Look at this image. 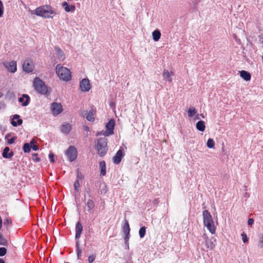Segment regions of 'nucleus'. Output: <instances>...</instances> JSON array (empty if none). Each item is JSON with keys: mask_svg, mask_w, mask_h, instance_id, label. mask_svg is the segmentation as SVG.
Segmentation results:
<instances>
[{"mask_svg": "<svg viewBox=\"0 0 263 263\" xmlns=\"http://www.w3.org/2000/svg\"><path fill=\"white\" fill-rule=\"evenodd\" d=\"M32 14H35L45 18H52L56 12L52 7L49 5H44L37 7L35 10H31Z\"/></svg>", "mask_w": 263, "mask_h": 263, "instance_id": "1", "label": "nucleus"}, {"mask_svg": "<svg viewBox=\"0 0 263 263\" xmlns=\"http://www.w3.org/2000/svg\"><path fill=\"white\" fill-rule=\"evenodd\" d=\"M33 86L36 92L43 95L49 96L51 89L48 87L41 79L35 77L33 81Z\"/></svg>", "mask_w": 263, "mask_h": 263, "instance_id": "2", "label": "nucleus"}, {"mask_svg": "<svg viewBox=\"0 0 263 263\" xmlns=\"http://www.w3.org/2000/svg\"><path fill=\"white\" fill-rule=\"evenodd\" d=\"M203 224L206 227L208 230L212 234L215 233V228L214 226V221L212 216L207 210H204L202 213Z\"/></svg>", "mask_w": 263, "mask_h": 263, "instance_id": "3", "label": "nucleus"}, {"mask_svg": "<svg viewBox=\"0 0 263 263\" xmlns=\"http://www.w3.org/2000/svg\"><path fill=\"white\" fill-rule=\"evenodd\" d=\"M97 148L100 157H103L108 151L107 139L106 138H100L98 139Z\"/></svg>", "mask_w": 263, "mask_h": 263, "instance_id": "4", "label": "nucleus"}, {"mask_svg": "<svg viewBox=\"0 0 263 263\" xmlns=\"http://www.w3.org/2000/svg\"><path fill=\"white\" fill-rule=\"evenodd\" d=\"M56 72L59 78L65 81H69L71 78L70 70L66 68L58 65L56 67Z\"/></svg>", "mask_w": 263, "mask_h": 263, "instance_id": "5", "label": "nucleus"}, {"mask_svg": "<svg viewBox=\"0 0 263 263\" xmlns=\"http://www.w3.org/2000/svg\"><path fill=\"white\" fill-rule=\"evenodd\" d=\"M115 121L113 119H111L106 124V130H102L98 132L96 134L97 136L103 135L106 137L109 136L114 134V129L115 127Z\"/></svg>", "mask_w": 263, "mask_h": 263, "instance_id": "6", "label": "nucleus"}, {"mask_svg": "<svg viewBox=\"0 0 263 263\" xmlns=\"http://www.w3.org/2000/svg\"><path fill=\"white\" fill-rule=\"evenodd\" d=\"M65 154L70 161H74L77 157V150L73 146H70L65 152Z\"/></svg>", "mask_w": 263, "mask_h": 263, "instance_id": "7", "label": "nucleus"}, {"mask_svg": "<svg viewBox=\"0 0 263 263\" xmlns=\"http://www.w3.org/2000/svg\"><path fill=\"white\" fill-rule=\"evenodd\" d=\"M3 64L10 72L14 73L17 70L16 62L14 61L4 62Z\"/></svg>", "mask_w": 263, "mask_h": 263, "instance_id": "8", "label": "nucleus"}, {"mask_svg": "<svg viewBox=\"0 0 263 263\" xmlns=\"http://www.w3.org/2000/svg\"><path fill=\"white\" fill-rule=\"evenodd\" d=\"M80 88L83 91H88L91 88L89 80L88 79H83L80 82Z\"/></svg>", "mask_w": 263, "mask_h": 263, "instance_id": "9", "label": "nucleus"}, {"mask_svg": "<svg viewBox=\"0 0 263 263\" xmlns=\"http://www.w3.org/2000/svg\"><path fill=\"white\" fill-rule=\"evenodd\" d=\"M123 232L125 235L124 240L125 241V243L127 244V241H128L130 237V228L127 220L125 221L124 225L123 227Z\"/></svg>", "mask_w": 263, "mask_h": 263, "instance_id": "10", "label": "nucleus"}, {"mask_svg": "<svg viewBox=\"0 0 263 263\" xmlns=\"http://www.w3.org/2000/svg\"><path fill=\"white\" fill-rule=\"evenodd\" d=\"M63 110L62 106L60 103H53L51 105V111L53 115H58Z\"/></svg>", "mask_w": 263, "mask_h": 263, "instance_id": "11", "label": "nucleus"}, {"mask_svg": "<svg viewBox=\"0 0 263 263\" xmlns=\"http://www.w3.org/2000/svg\"><path fill=\"white\" fill-rule=\"evenodd\" d=\"M23 69L27 72L32 71L33 70V65L32 61L29 59L25 60L23 65Z\"/></svg>", "mask_w": 263, "mask_h": 263, "instance_id": "12", "label": "nucleus"}, {"mask_svg": "<svg viewBox=\"0 0 263 263\" xmlns=\"http://www.w3.org/2000/svg\"><path fill=\"white\" fill-rule=\"evenodd\" d=\"M216 241V239L213 237L209 238L205 241V245L207 248L212 250L215 247Z\"/></svg>", "mask_w": 263, "mask_h": 263, "instance_id": "13", "label": "nucleus"}, {"mask_svg": "<svg viewBox=\"0 0 263 263\" xmlns=\"http://www.w3.org/2000/svg\"><path fill=\"white\" fill-rule=\"evenodd\" d=\"M123 157V154L122 151L121 149H119L118 151L115 156L112 158L114 163L116 164H119L121 162Z\"/></svg>", "mask_w": 263, "mask_h": 263, "instance_id": "14", "label": "nucleus"}, {"mask_svg": "<svg viewBox=\"0 0 263 263\" xmlns=\"http://www.w3.org/2000/svg\"><path fill=\"white\" fill-rule=\"evenodd\" d=\"M18 102L22 103V106H27L30 102V97L28 95L24 94L18 99Z\"/></svg>", "mask_w": 263, "mask_h": 263, "instance_id": "15", "label": "nucleus"}, {"mask_svg": "<svg viewBox=\"0 0 263 263\" xmlns=\"http://www.w3.org/2000/svg\"><path fill=\"white\" fill-rule=\"evenodd\" d=\"M173 76V73L172 72H169L168 70H164L162 73L163 80L169 83L172 82Z\"/></svg>", "mask_w": 263, "mask_h": 263, "instance_id": "16", "label": "nucleus"}, {"mask_svg": "<svg viewBox=\"0 0 263 263\" xmlns=\"http://www.w3.org/2000/svg\"><path fill=\"white\" fill-rule=\"evenodd\" d=\"M83 226L80 222H78L76 226V239H79L81 237L82 232L83 231Z\"/></svg>", "mask_w": 263, "mask_h": 263, "instance_id": "17", "label": "nucleus"}, {"mask_svg": "<svg viewBox=\"0 0 263 263\" xmlns=\"http://www.w3.org/2000/svg\"><path fill=\"white\" fill-rule=\"evenodd\" d=\"M55 51L56 58H58L60 61H63L65 57L63 51L58 47H55Z\"/></svg>", "mask_w": 263, "mask_h": 263, "instance_id": "18", "label": "nucleus"}, {"mask_svg": "<svg viewBox=\"0 0 263 263\" xmlns=\"http://www.w3.org/2000/svg\"><path fill=\"white\" fill-rule=\"evenodd\" d=\"M23 123V120L20 119L18 115H14L13 117V120L11 123L13 126H17V125H21Z\"/></svg>", "mask_w": 263, "mask_h": 263, "instance_id": "19", "label": "nucleus"}, {"mask_svg": "<svg viewBox=\"0 0 263 263\" xmlns=\"http://www.w3.org/2000/svg\"><path fill=\"white\" fill-rule=\"evenodd\" d=\"M9 151L10 148L9 147L7 146L5 147L2 154V156L4 158L9 159L13 156V152H11L9 153Z\"/></svg>", "mask_w": 263, "mask_h": 263, "instance_id": "20", "label": "nucleus"}, {"mask_svg": "<svg viewBox=\"0 0 263 263\" xmlns=\"http://www.w3.org/2000/svg\"><path fill=\"white\" fill-rule=\"evenodd\" d=\"M82 115L86 117L87 120L89 121H94L93 114L91 111H88L87 110H85L82 112Z\"/></svg>", "mask_w": 263, "mask_h": 263, "instance_id": "21", "label": "nucleus"}, {"mask_svg": "<svg viewBox=\"0 0 263 263\" xmlns=\"http://www.w3.org/2000/svg\"><path fill=\"white\" fill-rule=\"evenodd\" d=\"M71 126L69 123H66L63 124L61 128V131L64 134H67L71 130Z\"/></svg>", "mask_w": 263, "mask_h": 263, "instance_id": "22", "label": "nucleus"}, {"mask_svg": "<svg viewBox=\"0 0 263 263\" xmlns=\"http://www.w3.org/2000/svg\"><path fill=\"white\" fill-rule=\"evenodd\" d=\"M62 6L64 7V9L66 12H73L75 10V6L74 5H68L66 2L62 3Z\"/></svg>", "mask_w": 263, "mask_h": 263, "instance_id": "23", "label": "nucleus"}, {"mask_svg": "<svg viewBox=\"0 0 263 263\" xmlns=\"http://www.w3.org/2000/svg\"><path fill=\"white\" fill-rule=\"evenodd\" d=\"M240 77L245 81H248L251 79V74L249 72L245 70L239 71Z\"/></svg>", "mask_w": 263, "mask_h": 263, "instance_id": "24", "label": "nucleus"}, {"mask_svg": "<svg viewBox=\"0 0 263 263\" xmlns=\"http://www.w3.org/2000/svg\"><path fill=\"white\" fill-rule=\"evenodd\" d=\"M87 211L90 213L95 207V202L92 199H89L86 202Z\"/></svg>", "mask_w": 263, "mask_h": 263, "instance_id": "25", "label": "nucleus"}, {"mask_svg": "<svg viewBox=\"0 0 263 263\" xmlns=\"http://www.w3.org/2000/svg\"><path fill=\"white\" fill-rule=\"evenodd\" d=\"M196 127L197 130L200 132H203L205 130V126L203 121H199L196 124Z\"/></svg>", "mask_w": 263, "mask_h": 263, "instance_id": "26", "label": "nucleus"}, {"mask_svg": "<svg viewBox=\"0 0 263 263\" xmlns=\"http://www.w3.org/2000/svg\"><path fill=\"white\" fill-rule=\"evenodd\" d=\"M152 36L153 39L154 40V41H158L160 39L161 36V33L160 31L158 30H156L154 31L152 33Z\"/></svg>", "mask_w": 263, "mask_h": 263, "instance_id": "27", "label": "nucleus"}, {"mask_svg": "<svg viewBox=\"0 0 263 263\" xmlns=\"http://www.w3.org/2000/svg\"><path fill=\"white\" fill-rule=\"evenodd\" d=\"M99 165L101 168V175L102 176H105L106 174V164L105 161H101Z\"/></svg>", "mask_w": 263, "mask_h": 263, "instance_id": "28", "label": "nucleus"}, {"mask_svg": "<svg viewBox=\"0 0 263 263\" xmlns=\"http://www.w3.org/2000/svg\"><path fill=\"white\" fill-rule=\"evenodd\" d=\"M187 113L188 116L191 118L196 115L197 110L194 107H190L187 111Z\"/></svg>", "mask_w": 263, "mask_h": 263, "instance_id": "29", "label": "nucleus"}, {"mask_svg": "<svg viewBox=\"0 0 263 263\" xmlns=\"http://www.w3.org/2000/svg\"><path fill=\"white\" fill-rule=\"evenodd\" d=\"M206 145H207L208 147H209V148H214V147L215 146V142H214V140L211 138H209L208 140V141L206 143Z\"/></svg>", "mask_w": 263, "mask_h": 263, "instance_id": "30", "label": "nucleus"}, {"mask_svg": "<svg viewBox=\"0 0 263 263\" xmlns=\"http://www.w3.org/2000/svg\"><path fill=\"white\" fill-rule=\"evenodd\" d=\"M145 232H146V228L145 227H142L140 228L139 231L140 237L141 238H143L145 235Z\"/></svg>", "mask_w": 263, "mask_h": 263, "instance_id": "31", "label": "nucleus"}, {"mask_svg": "<svg viewBox=\"0 0 263 263\" xmlns=\"http://www.w3.org/2000/svg\"><path fill=\"white\" fill-rule=\"evenodd\" d=\"M23 148L24 153H29L31 150L30 145L28 143H26L24 144Z\"/></svg>", "mask_w": 263, "mask_h": 263, "instance_id": "32", "label": "nucleus"}, {"mask_svg": "<svg viewBox=\"0 0 263 263\" xmlns=\"http://www.w3.org/2000/svg\"><path fill=\"white\" fill-rule=\"evenodd\" d=\"M259 241L258 243V247L259 248H263V235L259 234L258 236Z\"/></svg>", "mask_w": 263, "mask_h": 263, "instance_id": "33", "label": "nucleus"}, {"mask_svg": "<svg viewBox=\"0 0 263 263\" xmlns=\"http://www.w3.org/2000/svg\"><path fill=\"white\" fill-rule=\"evenodd\" d=\"M8 244L7 240L1 234H0V245L7 246Z\"/></svg>", "mask_w": 263, "mask_h": 263, "instance_id": "34", "label": "nucleus"}, {"mask_svg": "<svg viewBox=\"0 0 263 263\" xmlns=\"http://www.w3.org/2000/svg\"><path fill=\"white\" fill-rule=\"evenodd\" d=\"M34 140H32L30 142V145H31L32 149L33 151H36L39 149V148H38V146L36 145H34Z\"/></svg>", "mask_w": 263, "mask_h": 263, "instance_id": "35", "label": "nucleus"}, {"mask_svg": "<svg viewBox=\"0 0 263 263\" xmlns=\"http://www.w3.org/2000/svg\"><path fill=\"white\" fill-rule=\"evenodd\" d=\"M7 253V249L4 247L0 248V256H4Z\"/></svg>", "mask_w": 263, "mask_h": 263, "instance_id": "36", "label": "nucleus"}, {"mask_svg": "<svg viewBox=\"0 0 263 263\" xmlns=\"http://www.w3.org/2000/svg\"><path fill=\"white\" fill-rule=\"evenodd\" d=\"M242 240L244 243L247 242L248 241L247 235L246 233H242L241 234Z\"/></svg>", "mask_w": 263, "mask_h": 263, "instance_id": "37", "label": "nucleus"}, {"mask_svg": "<svg viewBox=\"0 0 263 263\" xmlns=\"http://www.w3.org/2000/svg\"><path fill=\"white\" fill-rule=\"evenodd\" d=\"M4 13V6L2 2L0 0V17H2Z\"/></svg>", "mask_w": 263, "mask_h": 263, "instance_id": "38", "label": "nucleus"}, {"mask_svg": "<svg viewBox=\"0 0 263 263\" xmlns=\"http://www.w3.org/2000/svg\"><path fill=\"white\" fill-rule=\"evenodd\" d=\"M32 159L35 162H39L40 161V159L37 157V154L36 153L32 155Z\"/></svg>", "mask_w": 263, "mask_h": 263, "instance_id": "39", "label": "nucleus"}, {"mask_svg": "<svg viewBox=\"0 0 263 263\" xmlns=\"http://www.w3.org/2000/svg\"><path fill=\"white\" fill-rule=\"evenodd\" d=\"M80 186V183L78 180H77L74 183V187L75 191L78 192V188Z\"/></svg>", "mask_w": 263, "mask_h": 263, "instance_id": "40", "label": "nucleus"}, {"mask_svg": "<svg viewBox=\"0 0 263 263\" xmlns=\"http://www.w3.org/2000/svg\"><path fill=\"white\" fill-rule=\"evenodd\" d=\"M95 257H96V256L95 255H90L88 257V262L92 263V262H93V261L95 260Z\"/></svg>", "mask_w": 263, "mask_h": 263, "instance_id": "41", "label": "nucleus"}, {"mask_svg": "<svg viewBox=\"0 0 263 263\" xmlns=\"http://www.w3.org/2000/svg\"><path fill=\"white\" fill-rule=\"evenodd\" d=\"M77 255L78 258L80 259L82 255V249L81 248L77 249Z\"/></svg>", "mask_w": 263, "mask_h": 263, "instance_id": "42", "label": "nucleus"}, {"mask_svg": "<svg viewBox=\"0 0 263 263\" xmlns=\"http://www.w3.org/2000/svg\"><path fill=\"white\" fill-rule=\"evenodd\" d=\"M54 154L52 153H51L49 154V158L51 162H53L54 161Z\"/></svg>", "mask_w": 263, "mask_h": 263, "instance_id": "43", "label": "nucleus"}, {"mask_svg": "<svg viewBox=\"0 0 263 263\" xmlns=\"http://www.w3.org/2000/svg\"><path fill=\"white\" fill-rule=\"evenodd\" d=\"M11 222V221L10 219L7 218L6 220H5L4 222V226L7 225Z\"/></svg>", "mask_w": 263, "mask_h": 263, "instance_id": "44", "label": "nucleus"}, {"mask_svg": "<svg viewBox=\"0 0 263 263\" xmlns=\"http://www.w3.org/2000/svg\"><path fill=\"white\" fill-rule=\"evenodd\" d=\"M254 223V220L252 218H249L248 220V224L249 225V226H251Z\"/></svg>", "mask_w": 263, "mask_h": 263, "instance_id": "45", "label": "nucleus"}, {"mask_svg": "<svg viewBox=\"0 0 263 263\" xmlns=\"http://www.w3.org/2000/svg\"><path fill=\"white\" fill-rule=\"evenodd\" d=\"M14 140H15V138L12 137L8 140V142L9 144H12L14 142Z\"/></svg>", "mask_w": 263, "mask_h": 263, "instance_id": "46", "label": "nucleus"}, {"mask_svg": "<svg viewBox=\"0 0 263 263\" xmlns=\"http://www.w3.org/2000/svg\"><path fill=\"white\" fill-rule=\"evenodd\" d=\"M202 237H203V238L205 240V241L206 239H209V238L208 237L207 235H206L205 233H204V234H203V235H202Z\"/></svg>", "mask_w": 263, "mask_h": 263, "instance_id": "47", "label": "nucleus"}, {"mask_svg": "<svg viewBox=\"0 0 263 263\" xmlns=\"http://www.w3.org/2000/svg\"><path fill=\"white\" fill-rule=\"evenodd\" d=\"M76 248H77V249H80V247L79 241H78H78L76 242Z\"/></svg>", "mask_w": 263, "mask_h": 263, "instance_id": "48", "label": "nucleus"}, {"mask_svg": "<svg viewBox=\"0 0 263 263\" xmlns=\"http://www.w3.org/2000/svg\"><path fill=\"white\" fill-rule=\"evenodd\" d=\"M77 178L81 179L82 178V174L80 173L77 174Z\"/></svg>", "mask_w": 263, "mask_h": 263, "instance_id": "49", "label": "nucleus"}, {"mask_svg": "<svg viewBox=\"0 0 263 263\" xmlns=\"http://www.w3.org/2000/svg\"><path fill=\"white\" fill-rule=\"evenodd\" d=\"M195 120H199L200 119V118H199V115L198 114H196V116H195Z\"/></svg>", "mask_w": 263, "mask_h": 263, "instance_id": "50", "label": "nucleus"}, {"mask_svg": "<svg viewBox=\"0 0 263 263\" xmlns=\"http://www.w3.org/2000/svg\"><path fill=\"white\" fill-rule=\"evenodd\" d=\"M125 247H126V249L128 250L129 249L128 241H127V244L125 243Z\"/></svg>", "mask_w": 263, "mask_h": 263, "instance_id": "51", "label": "nucleus"}, {"mask_svg": "<svg viewBox=\"0 0 263 263\" xmlns=\"http://www.w3.org/2000/svg\"><path fill=\"white\" fill-rule=\"evenodd\" d=\"M0 263H5V261L3 259L0 258Z\"/></svg>", "mask_w": 263, "mask_h": 263, "instance_id": "52", "label": "nucleus"}, {"mask_svg": "<svg viewBox=\"0 0 263 263\" xmlns=\"http://www.w3.org/2000/svg\"><path fill=\"white\" fill-rule=\"evenodd\" d=\"M87 193H88V194L89 195V197H90V191H87Z\"/></svg>", "mask_w": 263, "mask_h": 263, "instance_id": "53", "label": "nucleus"}, {"mask_svg": "<svg viewBox=\"0 0 263 263\" xmlns=\"http://www.w3.org/2000/svg\"><path fill=\"white\" fill-rule=\"evenodd\" d=\"M3 94L2 92H0V98L3 96Z\"/></svg>", "mask_w": 263, "mask_h": 263, "instance_id": "54", "label": "nucleus"}, {"mask_svg": "<svg viewBox=\"0 0 263 263\" xmlns=\"http://www.w3.org/2000/svg\"><path fill=\"white\" fill-rule=\"evenodd\" d=\"M200 116H201V117H202V118H204V116H203V114H201V115H200Z\"/></svg>", "mask_w": 263, "mask_h": 263, "instance_id": "55", "label": "nucleus"}, {"mask_svg": "<svg viewBox=\"0 0 263 263\" xmlns=\"http://www.w3.org/2000/svg\"><path fill=\"white\" fill-rule=\"evenodd\" d=\"M85 130H88V127H87V126H86V127H85Z\"/></svg>", "mask_w": 263, "mask_h": 263, "instance_id": "56", "label": "nucleus"}]
</instances>
